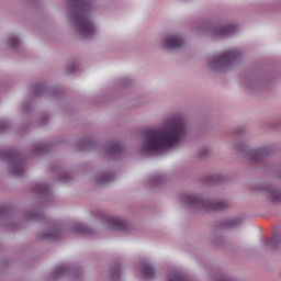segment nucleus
Segmentation results:
<instances>
[{"label":"nucleus","instance_id":"9b49d317","mask_svg":"<svg viewBox=\"0 0 281 281\" xmlns=\"http://www.w3.org/2000/svg\"><path fill=\"white\" fill-rule=\"evenodd\" d=\"M113 181V175H103L101 179H99V183H110Z\"/></svg>","mask_w":281,"mask_h":281},{"label":"nucleus","instance_id":"20e7f679","mask_svg":"<svg viewBox=\"0 0 281 281\" xmlns=\"http://www.w3.org/2000/svg\"><path fill=\"white\" fill-rule=\"evenodd\" d=\"M184 201L189 205H202L210 212H221V210H226L227 207V202L203 201L199 195H186Z\"/></svg>","mask_w":281,"mask_h":281},{"label":"nucleus","instance_id":"ddd939ff","mask_svg":"<svg viewBox=\"0 0 281 281\" xmlns=\"http://www.w3.org/2000/svg\"><path fill=\"white\" fill-rule=\"evenodd\" d=\"M10 47H16L19 45V37L12 36L9 40Z\"/></svg>","mask_w":281,"mask_h":281},{"label":"nucleus","instance_id":"39448f33","mask_svg":"<svg viewBox=\"0 0 281 281\" xmlns=\"http://www.w3.org/2000/svg\"><path fill=\"white\" fill-rule=\"evenodd\" d=\"M164 45L167 49H179L183 47V40L179 36H168L165 38Z\"/></svg>","mask_w":281,"mask_h":281},{"label":"nucleus","instance_id":"aec40b11","mask_svg":"<svg viewBox=\"0 0 281 281\" xmlns=\"http://www.w3.org/2000/svg\"><path fill=\"white\" fill-rule=\"evenodd\" d=\"M269 244H270V245H276V239H270V240H269Z\"/></svg>","mask_w":281,"mask_h":281},{"label":"nucleus","instance_id":"f3484780","mask_svg":"<svg viewBox=\"0 0 281 281\" xmlns=\"http://www.w3.org/2000/svg\"><path fill=\"white\" fill-rule=\"evenodd\" d=\"M36 192H41L42 194H45V187H38V189H36Z\"/></svg>","mask_w":281,"mask_h":281},{"label":"nucleus","instance_id":"6e6552de","mask_svg":"<svg viewBox=\"0 0 281 281\" xmlns=\"http://www.w3.org/2000/svg\"><path fill=\"white\" fill-rule=\"evenodd\" d=\"M142 271H143V276H145V278H151V276H155V268H153V266H150V263H143Z\"/></svg>","mask_w":281,"mask_h":281},{"label":"nucleus","instance_id":"6ab92c4d","mask_svg":"<svg viewBox=\"0 0 281 281\" xmlns=\"http://www.w3.org/2000/svg\"><path fill=\"white\" fill-rule=\"evenodd\" d=\"M5 131V125H0V133H3Z\"/></svg>","mask_w":281,"mask_h":281},{"label":"nucleus","instance_id":"f257e3e1","mask_svg":"<svg viewBox=\"0 0 281 281\" xmlns=\"http://www.w3.org/2000/svg\"><path fill=\"white\" fill-rule=\"evenodd\" d=\"M183 137H186V123L183 119L177 117L158 130H146L143 135V148L147 153L166 150L179 144Z\"/></svg>","mask_w":281,"mask_h":281},{"label":"nucleus","instance_id":"f8f14e48","mask_svg":"<svg viewBox=\"0 0 281 281\" xmlns=\"http://www.w3.org/2000/svg\"><path fill=\"white\" fill-rule=\"evenodd\" d=\"M270 199L272 201H280L281 199V192L280 191H271L270 192Z\"/></svg>","mask_w":281,"mask_h":281},{"label":"nucleus","instance_id":"dca6fc26","mask_svg":"<svg viewBox=\"0 0 281 281\" xmlns=\"http://www.w3.org/2000/svg\"><path fill=\"white\" fill-rule=\"evenodd\" d=\"M77 232H80L81 234H86L87 227H85V226H79L78 229H77Z\"/></svg>","mask_w":281,"mask_h":281},{"label":"nucleus","instance_id":"412c9836","mask_svg":"<svg viewBox=\"0 0 281 281\" xmlns=\"http://www.w3.org/2000/svg\"><path fill=\"white\" fill-rule=\"evenodd\" d=\"M43 148H44V147H40V153H43Z\"/></svg>","mask_w":281,"mask_h":281},{"label":"nucleus","instance_id":"1a4fd4ad","mask_svg":"<svg viewBox=\"0 0 281 281\" xmlns=\"http://www.w3.org/2000/svg\"><path fill=\"white\" fill-rule=\"evenodd\" d=\"M122 150H123L122 144L114 143L112 146L109 147L108 153L109 155H120Z\"/></svg>","mask_w":281,"mask_h":281},{"label":"nucleus","instance_id":"2eb2a0df","mask_svg":"<svg viewBox=\"0 0 281 281\" xmlns=\"http://www.w3.org/2000/svg\"><path fill=\"white\" fill-rule=\"evenodd\" d=\"M65 273V266H60L54 271V276H63Z\"/></svg>","mask_w":281,"mask_h":281},{"label":"nucleus","instance_id":"423d86ee","mask_svg":"<svg viewBox=\"0 0 281 281\" xmlns=\"http://www.w3.org/2000/svg\"><path fill=\"white\" fill-rule=\"evenodd\" d=\"M108 225L113 229H120L121 232H126V229H128V224L120 217H109Z\"/></svg>","mask_w":281,"mask_h":281},{"label":"nucleus","instance_id":"f03ea898","mask_svg":"<svg viewBox=\"0 0 281 281\" xmlns=\"http://www.w3.org/2000/svg\"><path fill=\"white\" fill-rule=\"evenodd\" d=\"M76 9L75 21L79 27L80 34L86 38H91L95 34V27L93 23L87 16V10L89 8V0H70Z\"/></svg>","mask_w":281,"mask_h":281},{"label":"nucleus","instance_id":"7ed1b4c3","mask_svg":"<svg viewBox=\"0 0 281 281\" xmlns=\"http://www.w3.org/2000/svg\"><path fill=\"white\" fill-rule=\"evenodd\" d=\"M238 58H240V50H226L221 55L213 57L210 60V67H212V69H216V71H223L225 67H228V65H232V63H234V60H238Z\"/></svg>","mask_w":281,"mask_h":281},{"label":"nucleus","instance_id":"4468645a","mask_svg":"<svg viewBox=\"0 0 281 281\" xmlns=\"http://www.w3.org/2000/svg\"><path fill=\"white\" fill-rule=\"evenodd\" d=\"M56 236H58V231L50 229L48 231V234L45 236V238H56Z\"/></svg>","mask_w":281,"mask_h":281},{"label":"nucleus","instance_id":"9d476101","mask_svg":"<svg viewBox=\"0 0 281 281\" xmlns=\"http://www.w3.org/2000/svg\"><path fill=\"white\" fill-rule=\"evenodd\" d=\"M169 281H188V278L183 274L176 273L169 278Z\"/></svg>","mask_w":281,"mask_h":281},{"label":"nucleus","instance_id":"a211bd4d","mask_svg":"<svg viewBox=\"0 0 281 281\" xmlns=\"http://www.w3.org/2000/svg\"><path fill=\"white\" fill-rule=\"evenodd\" d=\"M121 273H122V270H121V269H117V270L114 272V274H115L116 277H120Z\"/></svg>","mask_w":281,"mask_h":281},{"label":"nucleus","instance_id":"0eeeda50","mask_svg":"<svg viewBox=\"0 0 281 281\" xmlns=\"http://www.w3.org/2000/svg\"><path fill=\"white\" fill-rule=\"evenodd\" d=\"M236 32H238V26L229 24L220 29L217 34L218 36L225 38V36H232V34H236Z\"/></svg>","mask_w":281,"mask_h":281}]
</instances>
